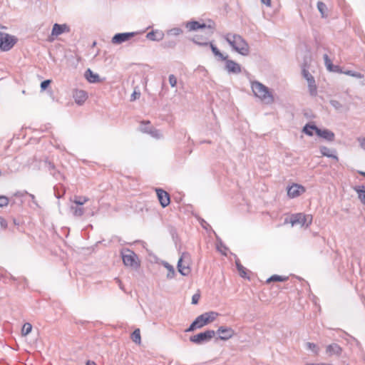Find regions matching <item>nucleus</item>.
I'll use <instances>...</instances> for the list:
<instances>
[{
    "label": "nucleus",
    "instance_id": "7",
    "mask_svg": "<svg viewBox=\"0 0 365 365\" xmlns=\"http://www.w3.org/2000/svg\"><path fill=\"white\" fill-rule=\"evenodd\" d=\"M16 37L9 34L0 32V49L3 51H8L16 44Z\"/></svg>",
    "mask_w": 365,
    "mask_h": 365
},
{
    "label": "nucleus",
    "instance_id": "54",
    "mask_svg": "<svg viewBox=\"0 0 365 365\" xmlns=\"http://www.w3.org/2000/svg\"><path fill=\"white\" fill-rule=\"evenodd\" d=\"M261 2L268 7L271 6V0H261Z\"/></svg>",
    "mask_w": 365,
    "mask_h": 365
},
{
    "label": "nucleus",
    "instance_id": "14",
    "mask_svg": "<svg viewBox=\"0 0 365 365\" xmlns=\"http://www.w3.org/2000/svg\"><path fill=\"white\" fill-rule=\"evenodd\" d=\"M304 192H305V188L302 185L298 184H293L287 189V195L291 198L297 197Z\"/></svg>",
    "mask_w": 365,
    "mask_h": 365
},
{
    "label": "nucleus",
    "instance_id": "52",
    "mask_svg": "<svg viewBox=\"0 0 365 365\" xmlns=\"http://www.w3.org/2000/svg\"><path fill=\"white\" fill-rule=\"evenodd\" d=\"M0 225H1V227L4 229H6L7 227V222L6 220L4 219H1L0 220Z\"/></svg>",
    "mask_w": 365,
    "mask_h": 365
},
{
    "label": "nucleus",
    "instance_id": "62",
    "mask_svg": "<svg viewBox=\"0 0 365 365\" xmlns=\"http://www.w3.org/2000/svg\"><path fill=\"white\" fill-rule=\"evenodd\" d=\"M359 174L365 177V172L360 171Z\"/></svg>",
    "mask_w": 365,
    "mask_h": 365
},
{
    "label": "nucleus",
    "instance_id": "9",
    "mask_svg": "<svg viewBox=\"0 0 365 365\" xmlns=\"http://www.w3.org/2000/svg\"><path fill=\"white\" fill-rule=\"evenodd\" d=\"M192 41L199 46H210L212 52L213 54L217 57V60L222 61L223 59H226V56H225L222 53L220 52V51L215 46L212 42H207V41H200L198 37L197 38H193Z\"/></svg>",
    "mask_w": 365,
    "mask_h": 365
},
{
    "label": "nucleus",
    "instance_id": "25",
    "mask_svg": "<svg viewBox=\"0 0 365 365\" xmlns=\"http://www.w3.org/2000/svg\"><path fill=\"white\" fill-rule=\"evenodd\" d=\"M235 264L237 271L239 272L240 276L245 279H250V277L247 276V274L246 272L245 267H243V265L240 263L239 259H237L235 261Z\"/></svg>",
    "mask_w": 365,
    "mask_h": 365
},
{
    "label": "nucleus",
    "instance_id": "57",
    "mask_svg": "<svg viewBox=\"0 0 365 365\" xmlns=\"http://www.w3.org/2000/svg\"><path fill=\"white\" fill-rule=\"evenodd\" d=\"M24 194H28L27 192H17L15 193L16 196H23Z\"/></svg>",
    "mask_w": 365,
    "mask_h": 365
},
{
    "label": "nucleus",
    "instance_id": "17",
    "mask_svg": "<svg viewBox=\"0 0 365 365\" xmlns=\"http://www.w3.org/2000/svg\"><path fill=\"white\" fill-rule=\"evenodd\" d=\"M73 97L74 98L76 103H77L79 106H81L88 98V94L85 91L76 90L73 93Z\"/></svg>",
    "mask_w": 365,
    "mask_h": 365
},
{
    "label": "nucleus",
    "instance_id": "38",
    "mask_svg": "<svg viewBox=\"0 0 365 365\" xmlns=\"http://www.w3.org/2000/svg\"><path fill=\"white\" fill-rule=\"evenodd\" d=\"M31 329H32V325L29 322L25 323L23 325V327L21 329L22 335H24V336L28 335L31 331Z\"/></svg>",
    "mask_w": 365,
    "mask_h": 365
},
{
    "label": "nucleus",
    "instance_id": "3",
    "mask_svg": "<svg viewBox=\"0 0 365 365\" xmlns=\"http://www.w3.org/2000/svg\"><path fill=\"white\" fill-rule=\"evenodd\" d=\"M252 90L255 96L266 103H272L274 97L269 88L258 81L252 83Z\"/></svg>",
    "mask_w": 365,
    "mask_h": 365
},
{
    "label": "nucleus",
    "instance_id": "48",
    "mask_svg": "<svg viewBox=\"0 0 365 365\" xmlns=\"http://www.w3.org/2000/svg\"><path fill=\"white\" fill-rule=\"evenodd\" d=\"M200 298V294L196 293V294H193L192 297V304H197L198 302H199Z\"/></svg>",
    "mask_w": 365,
    "mask_h": 365
},
{
    "label": "nucleus",
    "instance_id": "8",
    "mask_svg": "<svg viewBox=\"0 0 365 365\" xmlns=\"http://www.w3.org/2000/svg\"><path fill=\"white\" fill-rule=\"evenodd\" d=\"M312 217L311 215H305L302 213H297L293 215L291 217V223L292 225H301L302 226L306 225L308 227L311 225Z\"/></svg>",
    "mask_w": 365,
    "mask_h": 365
},
{
    "label": "nucleus",
    "instance_id": "46",
    "mask_svg": "<svg viewBox=\"0 0 365 365\" xmlns=\"http://www.w3.org/2000/svg\"><path fill=\"white\" fill-rule=\"evenodd\" d=\"M50 173L56 179V180H60L61 178H63V175H61V173L58 171L56 168L54 170L50 172Z\"/></svg>",
    "mask_w": 365,
    "mask_h": 365
},
{
    "label": "nucleus",
    "instance_id": "58",
    "mask_svg": "<svg viewBox=\"0 0 365 365\" xmlns=\"http://www.w3.org/2000/svg\"><path fill=\"white\" fill-rule=\"evenodd\" d=\"M86 365H97L95 361H87Z\"/></svg>",
    "mask_w": 365,
    "mask_h": 365
},
{
    "label": "nucleus",
    "instance_id": "55",
    "mask_svg": "<svg viewBox=\"0 0 365 365\" xmlns=\"http://www.w3.org/2000/svg\"><path fill=\"white\" fill-rule=\"evenodd\" d=\"M305 365H333V364H327V363H319V364L307 363Z\"/></svg>",
    "mask_w": 365,
    "mask_h": 365
},
{
    "label": "nucleus",
    "instance_id": "47",
    "mask_svg": "<svg viewBox=\"0 0 365 365\" xmlns=\"http://www.w3.org/2000/svg\"><path fill=\"white\" fill-rule=\"evenodd\" d=\"M51 81V80H45L41 83V89L44 91L47 88V87L50 85Z\"/></svg>",
    "mask_w": 365,
    "mask_h": 365
},
{
    "label": "nucleus",
    "instance_id": "24",
    "mask_svg": "<svg viewBox=\"0 0 365 365\" xmlns=\"http://www.w3.org/2000/svg\"><path fill=\"white\" fill-rule=\"evenodd\" d=\"M308 89L310 96L315 97L317 95V86L316 85L315 79H309L307 81Z\"/></svg>",
    "mask_w": 365,
    "mask_h": 365
},
{
    "label": "nucleus",
    "instance_id": "44",
    "mask_svg": "<svg viewBox=\"0 0 365 365\" xmlns=\"http://www.w3.org/2000/svg\"><path fill=\"white\" fill-rule=\"evenodd\" d=\"M302 75L304 78L307 80V81H309V79L314 78L313 76L309 72V71H307L305 68L302 70Z\"/></svg>",
    "mask_w": 365,
    "mask_h": 365
},
{
    "label": "nucleus",
    "instance_id": "30",
    "mask_svg": "<svg viewBox=\"0 0 365 365\" xmlns=\"http://www.w3.org/2000/svg\"><path fill=\"white\" fill-rule=\"evenodd\" d=\"M131 339L133 341H134L135 344H140L141 342V337H140V329H135L132 334H131Z\"/></svg>",
    "mask_w": 365,
    "mask_h": 365
},
{
    "label": "nucleus",
    "instance_id": "33",
    "mask_svg": "<svg viewBox=\"0 0 365 365\" xmlns=\"http://www.w3.org/2000/svg\"><path fill=\"white\" fill-rule=\"evenodd\" d=\"M148 134L156 139H159L162 137V134L160 130L153 127H149V132Z\"/></svg>",
    "mask_w": 365,
    "mask_h": 365
},
{
    "label": "nucleus",
    "instance_id": "27",
    "mask_svg": "<svg viewBox=\"0 0 365 365\" xmlns=\"http://www.w3.org/2000/svg\"><path fill=\"white\" fill-rule=\"evenodd\" d=\"M163 265L168 271V273L167 274V278L173 279L175 275L174 267L167 262H165Z\"/></svg>",
    "mask_w": 365,
    "mask_h": 365
},
{
    "label": "nucleus",
    "instance_id": "32",
    "mask_svg": "<svg viewBox=\"0 0 365 365\" xmlns=\"http://www.w3.org/2000/svg\"><path fill=\"white\" fill-rule=\"evenodd\" d=\"M88 201V198L84 196H75L73 200V202L79 206H82Z\"/></svg>",
    "mask_w": 365,
    "mask_h": 365
},
{
    "label": "nucleus",
    "instance_id": "49",
    "mask_svg": "<svg viewBox=\"0 0 365 365\" xmlns=\"http://www.w3.org/2000/svg\"><path fill=\"white\" fill-rule=\"evenodd\" d=\"M357 140L360 148L365 151V138H358Z\"/></svg>",
    "mask_w": 365,
    "mask_h": 365
},
{
    "label": "nucleus",
    "instance_id": "13",
    "mask_svg": "<svg viewBox=\"0 0 365 365\" xmlns=\"http://www.w3.org/2000/svg\"><path fill=\"white\" fill-rule=\"evenodd\" d=\"M135 35V32L118 33L112 38V43L114 44H120L128 41L131 37Z\"/></svg>",
    "mask_w": 365,
    "mask_h": 365
},
{
    "label": "nucleus",
    "instance_id": "39",
    "mask_svg": "<svg viewBox=\"0 0 365 365\" xmlns=\"http://www.w3.org/2000/svg\"><path fill=\"white\" fill-rule=\"evenodd\" d=\"M329 103L331 104V106L332 107H334V109H335L336 110H338V111H339V110H341V108H343L342 104H341L339 101H336V100H331V101H329Z\"/></svg>",
    "mask_w": 365,
    "mask_h": 365
},
{
    "label": "nucleus",
    "instance_id": "50",
    "mask_svg": "<svg viewBox=\"0 0 365 365\" xmlns=\"http://www.w3.org/2000/svg\"><path fill=\"white\" fill-rule=\"evenodd\" d=\"M140 96V92H136V91H134L131 96H130V101H135V99H137L138 98H139Z\"/></svg>",
    "mask_w": 365,
    "mask_h": 365
},
{
    "label": "nucleus",
    "instance_id": "15",
    "mask_svg": "<svg viewBox=\"0 0 365 365\" xmlns=\"http://www.w3.org/2000/svg\"><path fill=\"white\" fill-rule=\"evenodd\" d=\"M156 193L161 206L167 207L170 202L169 194L160 188L156 189Z\"/></svg>",
    "mask_w": 365,
    "mask_h": 365
},
{
    "label": "nucleus",
    "instance_id": "5",
    "mask_svg": "<svg viewBox=\"0 0 365 365\" xmlns=\"http://www.w3.org/2000/svg\"><path fill=\"white\" fill-rule=\"evenodd\" d=\"M215 335V331L214 330L208 329L205 331L191 336L189 339L190 342L200 345L210 341Z\"/></svg>",
    "mask_w": 365,
    "mask_h": 365
},
{
    "label": "nucleus",
    "instance_id": "22",
    "mask_svg": "<svg viewBox=\"0 0 365 365\" xmlns=\"http://www.w3.org/2000/svg\"><path fill=\"white\" fill-rule=\"evenodd\" d=\"M354 191L358 194V197L361 202L365 205V186L358 185L354 187Z\"/></svg>",
    "mask_w": 365,
    "mask_h": 365
},
{
    "label": "nucleus",
    "instance_id": "40",
    "mask_svg": "<svg viewBox=\"0 0 365 365\" xmlns=\"http://www.w3.org/2000/svg\"><path fill=\"white\" fill-rule=\"evenodd\" d=\"M176 46V42L173 40L165 41L163 43V46L165 48H173Z\"/></svg>",
    "mask_w": 365,
    "mask_h": 365
},
{
    "label": "nucleus",
    "instance_id": "2",
    "mask_svg": "<svg viewBox=\"0 0 365 365\" xmlns=\"http://www.w3.org/2000/svg\"><path fill=\"white\" fill-rule=\"evenodd\" d=\"M217 316L218 313L212 311L205 312L199 315L185 330V332H191L197 329L203 327L204 326L215 321Z\"/></svg>",
    "mask_w": 365,
    "mask_h": 365
},
{
    "label": "nucleus",
    "instance_id": "10",
    "mask_svg": "<svg viewBox=\"0 0 365 365\" xmlns=\"http://www.w3.org/2000/svg\"><path fill=\"white\" fill-rule=\"evenodd\" d=\"M222 61L225 62V70L228 73L239 74L242 72L241 66L235 61L229 59L227 55H226V59Z\"/></svg>",
    "mask_w": 365,
    "mask_h": 365
},
{
    "label": "nucleus",
    "instance_id": "16",
    "mask_svg": "<svg viewBox=\"0 0 365 365\" xmlns=\"http://www.w3.org/2000/svg\"><path fill=\"white\" fill-rule=\"evenodd\" d=\"M70 27L66 24H54L51 31V36H58L63 33H69Z\"/></svg>",
    "mask_w": 365,
    "mask_h": 365
},
{
    "label": "nucleus",
    "instance_id": "36",
    "mask_svg": "<svg viewBox=\"0 0 365 365\" xmlns=\"http://www.w3.org/2000/svg\"><path fill=\"white\" fill-rule=\"evenodd\" d=\"M323 58L324 61L325 66L329 71H333L334 66L327 54H324Z\"/></svg>",
    "mask_w": 365,
    "mask_h": 365
},
{
    "label": "nucleus",
    "instance_id": "31",
    "mask_svg": "<svg viewBox=\"0 0 365 365\" xmlns=\"http://www.w3.org/2000/svg\"><path fill=\"white\" fill-rule=\"evenodd\" d=\"M149 127H153L151 125H150V122L149 120H147V121H141L140 122V130L142 132V133H148L149 132Z\"/></svg>",
    "mask_w": 365,
    "mask_h": 365
},
{
    "label": "nucleus",
    "instance_id": "4",
    "mask_svg": "<svg viewBox=\"0 0 365 365\" xmlns=\"http://www.w3.org/2000/svg\"><path fill=\"white\" fill-rule=\"evenodd\" d=\"M123 264L126 267H130L137 269L140 267V262L138 255L132 250L126 249L121 252Z\"/></svg>",
    "mask_w": 365,
    "mask_h": 365
},
{
    "label": "nucleus",
    "instance_id": "1",
    "mask_svg": "<svg viewBox=\"0 0 365 365\" xmlns=\"http://www.w3.org/2000/svg\"><path fill=\"white\" fill-rule=\"evenodd\" d=\"M222 37L232 48V51L243 56H247L250 54V46L247 41L240 34L227 33Z\"/></svg>",
    "mask_w": 365,
    "mask_h": 365
},
{
    "label": "nucleus",
    "instance_id": "56",
    "mask_svg": "<svg viewBox=\"0 0 365 365\" xmlns=\"http://www.w3.org/2000/svg\"><path fill=\"white\" fill-rule=\"evenodd\" d=\"M201 225L203 228L207 229V226L209 225L204 220H202Z\"/></svg>",
    "mask_w": 365,
    "mask_h": 365
},
{
    "label": "nucleus",
    "instance_id": "59",
    "mask_svg": "<svg viewBox=\"0 0 365 365\" xmlns=\"http://www.w3.org/2000/svg\"><path fill=\"white\" fill-rule=\"evenodd\" d=\"M180 133H181L182 134H183V135H185V137H186V130H185V129H182V130H180Z\"/></svg>",
    "mask_w": 365,
    "mask_h": 365
},
{
    "label": "nucleus",
    "instance_id": "6",
    "mask_svg": "<svg viewBox=\"0 0 365 365\" xmlns=\"http://www.w3.org/2000/svg\"><path fill=\"white\" fill-rule=\"evenodd\" d=\"M190 260V254L188 252H183L178 262V272L182 276H188L191 272Z\"/></svg>",
    "mask_w": 365,
    "mask_h": 365
},
{
    "label": "nucleus",
    "instance_id": "34",
    "mask_svg": "<svg viewBox=\"0 0 365 365\" xmlns=\"http://www.w3.org/2000/svg\"><path fill=\"white\" fill-rule=\"evenodd\" d=\"M343 73L356 78H363L364 77V76L362 73L351 70L344 71Z\"/></svg>",
    "mask_w": 365,
    "mask_h": 365
},
{
    "label": "nucleus",
    "instance_id": "29",
    "mask_svg": "<svg viewBox=\"0 0 365 365\" xmlns=\"http://www.w3.org/2000/svg\"><path fill=\"white\" fill-rule=\"evenodd\" d=\"M71 209L73 212V215L76 217H81L84 214V209L79 205L76 207L71 206Z\"/></svg>",
    "mask_w": 365,
    "mask_h": 365
},
{
    "label": "nucleus",
    "instance_id": "61",
    "mask_svg": "<svg viewBox=\"0 0 365 365\" xmlns=\"http://www.w3.org/2000/svg\"><path fill=\"white\" fill-rule=\"evenodd\" d=\"M197 37H198L200 41H204L202 38L201 36H196L194 38H197Z\"/></svg>",
    "mask_w": 365,
    "mask_h": 365
},
{
    "label": "nucleus",
    "instance_id": "11",
    "mask_svg": "<svg viewBox=\"0 0 365 365\" xmlns=\"http://www.w3.org/2000/svg\"><path fill=\"white\" fill-rule=\"evenodd\" d=\"M217 333L219 334L218 339L227 341L232 338L235 334V331L228 327H220L215 334Z\"/></svg>",
    "mask_w": 365,
    "mask_h": 365
},
{
    "label": "nucleus",
    "instance_id": "63",
    "mask_svg": "<svg viewBox=\"0 0 365 365\" xmlns=\"http://www.w3.org/2000/svg\"><path fill=\"white\" fill-rule=\"evenodd\" d=\"M11 279L12 280H16V278H15L14 277H13V276H11Z\"/></svg>",
    "mask_w": 365,
    "mask_h": 365
},
{
    "label": "nucleus",
    "instance_id": "28",
    "mask_svg": "<svg viewBox=\"0 0 365 365\" xmlns=\"http://www.w3.org/2000/svg\"><path fill=\"white\" fill-rule=\"evenodd\" d=\"M288 279V277L279 276L277 274H274L268 278L266 281L267 283H270L271 282H284Z\"/></svg>",
    "mask_w": 365,
    "mask_h": 365
},
{
    "label": "nucleus",
    "instance_id": "37",
    "mask_svg": "<svg viewBox=\"0 0 365 365\" xmlns=\"http://www.w3.org/2000/svg\"><path fill=\"white\" fill-rule=\"evenodd\" d=\"M183 33L182 29L175 27L167 31V35L168 36H179Z\"/></svg>",
    "mask_w": 365,
    "mask_h": 365
},
{
    "label": "nucleus",
    "instance_id": "42",
    "mask_svg": "<svg viewBox=\"0 0 365 365\" xmlns=\"http://www.w3.org/2000/svg\"><path fill=\"white\" fill-rule=\"evenodd\" d=\"M9 200L6 196L0 195V207H6L9 205Z\"/></svg>",
    "mask_w": 365,
    "mask_h": 365
},
{
    "label": "nucleus",
    "instance_id": "53",
    "mask_svg": "<svg viewBox=\"0 0 365 365\" xmlns=\"http://www.w3.org/2000/svg\"><path fill=\"white\" fill-rule=\"evenodd\" d=\"M115 281H116V282L118 283V286H119L120 289L121 290L124 291V287H123V285L122 282H121L118 278H115Z\"/></svg>",
    "mask_w": 365,
    "mask_h": 365
},
{
    "label": "nucleus",
    "instance_id": "19",
    "mask_svg": "<svg viewBox=\"0 0 365 365\" xmlns=\"http://www.w3.org/2000/svg\"><path fill=\"white\" fill-rule=\"evenodd\" d=\"M342 352L341 347L335 343L331 344L328 345L326 348V353L329 356H331L333 355L339 356Z\"/></svg>",
    "mask_w": 365,
    "mask_h": 365
},
{
    "label": "nucleus",
    "instance_id": "21",
    "mask_svg": "<svg viewBox=\"0 0 365 365\" xmlns=\"http://www.w3.org/2000/svg\"><path fill=\"white\" fill-rule=\"evenodd\" d=\"M85 76L87 81L90 83H98L100 81L99 75L93 73L90 68H88L86 71Z\"/></svg>",
    "mask_w": 365,
    "mask_h": 365
},
{
    "label": "nucleus",
    "instance_id": "41",
    "mask_svg": "<svg viewBox=\"0 0 365 365\" xmlns=\"http://www.w3.org/2000/svg\"><path fill=\"white\" fill-rule=\"evenodd\" d=\"M306 346L308 349L312 350L315 354H318L319 349L314 343L307 342Z\"/></svg>",
    "mask_w": 365,
    "mask_h": 365
},
{
    "label": "nucleus",
    "instance_id": "26",
    "mask_svg": "<svg viewBox=\"0 0 365 365\" xmlns=\"http://www.w3.org/2000/svg\"><path fill=\"white\" fill-rule=\"evenodd\" d=\"M317 129L318 128L315 125L306 124L305 126L303 128V131L306 135L309 136H312L313 130H314L315 133H317Z\"/></svg>",
    "mask_w": 365,
    "mask_h": 365
},
{
    "label": "nucleus",
    "instance_id": "60",
    "mask_svg": "<svg viewBox=\"0 0 365 365\" xmlns=\"http://www.w3.org/2000/svg\"><path fill=\"white\" fill-rule=\"evenodd\" d=\"M29 197H31V200H32L34 202L35 197L33 194H29Z\"/></svg>",
    "mask_w": 365,
    "mask_h": 365
},
{
    "label": "nucleus",
    "instance_id": "23",
    "mask_svg": "<svg viewBox=\"0 0 365 365\" xmlns=\"http://www.w3.org/2000/svg\"><path fill=\"white\" fill-rule=\"evenodd\" d=\"M331 150L329 148L326 146H322L320 147V153L323 156H326L329 158H332L335 160L336 161H339V158L336 155L332 154L330 153Z\"/></svg>",
    "mask_w": 365,
    "mask_h": 365
},
{
    "label": "nucleus",
    "instance_id": "20",
    "mask_svg": "<svg viewBox=\"0 0 365 365\" xmlns=\"http://www.w3.org/2000/svg\"><path fill=\"white\" fill-rule=\"evenodd\" d=\"M148 39L150 41H161L164 37V34L159 31H152L148 32L146 35Z\"/></svg>",
    "mask_w": 365,
    "mask_h": 365
},
{
    "label": "nucleus",
    "instance_id": "43",
    "mask_svg": "<svg viewBox=\"0 0 365 365\" xmlns=\"http://www.w3.org/2000/svg\"><path fill=\"white\" fill-rule=\"evenodd\" d=\"M45 168L49 171L51 172L55 170V165L51 161L46 160L44 162Z\"/></svg>",
    "mask_w": 365,
    "mask_h": 365
},
{
    "label": "nucleus",
    "instance_id": "45",
    "mask_svg": "<svg viewBox=\"0 0 365 365\" xmlns=\"http://www.w3.org/2000/svg\"><path fill=\"white\" fill-rule=\"evenodd\" d=\"M169 83L171 87H175L177 85V78L173 74L169 76Z\"/></svg>",
    "mask_w": 365,
    "mask_h": 365
},
{
    "label": "nucleus",
    "instance_id": "12",
    "mask_svg": "<svg viewBox=\"0 0 365 365\" xmlns=\"http://www.w3.org/2000/svg\"><path fill=\"white\" fill-rule=\"evenodd\" d=\"M185 27L188 29V31H196L199 29H205V28H208L210 29V34H213V30H214V27L212 25H208L207 26L205 24L202 23H200L197 21H188L185 24Z\"/></svg>",
    "mask_w": 365,
    "mask_h": 365
},
{
    "label": "nucleus",
    "instance_id": "51",
    "mask_svg": "<svg viewBox=\"0 0 365 365\" xmlns=\"http://www.w3.org/2000/svg\"><path fill=\"white\" fill-rule=\"evenodd\" d=\"M344 71H343L342 68L339 66H334L332 72L343 73Z\"/></svg>",
    "mask_w": 365,
    "mask_h": 365
},
{
    "label": "nucleus",
    "instance_id": "18",
    "mask_svg": "<svg viewBox=\"0 0 365 365\" xmlns=\"http://www.w3.org/2000/svg\"><path fill=\"white\" fill-rule=\"evenodd\" d=\"M317 135L329 142L334 141L335 138L334 133L328 129L322 130L318 128L317 130Z\"/></svg>",
    "mask_w": 365,
    "mask_h": 365
},
{
    "label": "nucleus",
    "instance_id": "64",
    "mask_svg": "<svg viewBox=\"0 0 365 365\" xmlns=\"http://www.w3.org/2000/svg\"><path fill=\"white\" fill-rule=\"evenodd\" d=\"M187 140H190V136H187Z\"/></svg>",
    "mask_w": 365,
    "mask_h": 365
},
{
    "label": "nucleus",
    "instance_id": "35",
    "mask_svg": "<svg viewBox=\"0 0 365 365\" xmlns=\"http://www.w3.org/2000/svg\"><path fill=\"white\" fill-rule=\"evenodd\" d=\"M317 9L320 14H322V17H326V11L327 9V5L323 3L322 1H318L317 2Z\"/></svg>",
    "mask_w": 365,
    "mask_h": 365
}]
</instances>
